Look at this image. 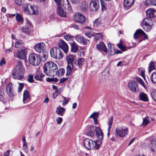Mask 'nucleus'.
I'll return each mask as SVG.
<instances>
[{
  "instance_id": "a878e982",
  "label": "nucleus",
  "mask_w": 156,
  "mask_h": 156,
  "mask_svg": "<svg viewBox=\"0 0 156 156\" xmlns=\"http://www.w3.org/2000/svg\"><path fill=\"white\" fill-rule=\"evenodd\" d=\"M84 62V58H78L77 60L73 62V63L77 66L79 68H80L82 65L83 63V62Z\"/></svg>"
},
{
  "instance_id": "338daca9",
  "label": "nucleus",
  "mask_w": 156,
  "mask_h": 156,
  "mask_svg": "<svg viewBox=\"0 0 156 156\" xmlns=\"http://www.w3.org/2000/svg\"><path fill=\"white\" fill-rule=\"evenodd\" d=\"M149 122V121L148 120L146 119H144L143 121V124L144 125H146Z\"/></svg>"
},
{
  "instance_id": "ea45409f",
  "label": "nucleus",
  "mask_w": 156,
  "mask_h": 156,
  "mask_svg": "<svg viewBox=\"0 0 156 156\" xmlns=\"http://www.w3.org/2000/svg\"><path fill=\"white\" fill-rule=\"evenodd\" d=\"M101 5V10L102 11H103L106 10V4L102 0H100Z\"/></svg>"
},
{
  "instance_id": "37998d69",
  "label": "nucleus",
  "mask_w": 156,
  "mask_h": 156,
  "mask_svg": "<svg viewBox=\"0 0 156 156\" xmlns=\"http://www.w3.org/2000/svg\"><path fill=\"white\" fill-rule=\"evenodd\" d=\"M64 37L66 41H69L72 40L73 36L69 34H68L65 35Z\"/></svg>"
},
{
  "instance_id": "39448f33",
  "label": "nucleus",
  "mask_w": 156,
  "mask_h": 156,
  "mask_svg": "<svg viewBox=\"0 0 156 156\" xmlns=\"http://www.w3.org/2000/svg\"><path fill=\"white\" fill-rule=\"evenodd\" d=\"M76 57L73 55H67L66 60L67 63L66 67V76H69L73 69V63L75 61Z\"/></svg>"
},
{
  "instance_id": "a211bd4d",
  "label": "nucleus",
  "mask_w": 156,
  "mask_h": 156,
  "mask_svg": "<svg viewBox=\"0 0 156 156\" xmlns=\"http://www.w3.org/2000/svg\"><path fill=\"white\" fill-rule=\"evenodd\" d=\"M12 83H10L7 85L6 91L8 95L11 98H13L14 96V94L12 91Z\"/></svg>"
},
{
  "instance_id": "de8ad7c7",
  "label": "nucleus",
  "mask_w": 156,
  "mask_h": 156,
  "mask_svg": "<svg viewBox=\"0 0 156 156\" xmlns=\"http://www.w3.org/2000/svg\"><path fill=\"white\" fill-rule=\"evenodd\" d=\"M118 47L122 51H124L126 50L125 47L122 44H117Z\"/></svg>"
},
{
  "instance_id": "412c9836",
  "label": "nucleus",
  "mask_w": 156,
  "mask_h": 156,
  "mask_svg": "<svg viewBox=\"0 0 156 156\" xmlns=\"http://www.w3.org/2000/svg\"><path fill=\"white\" fill-rule=\"evenodd\" d=\"M30 14L34 15H37L39 14V11L37 5H30Z\"/></svg>"
},
{
  "instance_id": "e2e57ef3",
  "label": "nucleus",
  "mask_w": 156,
  "mask_h": 156,
  "mask_svg": "<svg viewBox=\"0 0 156 156\" xmlns=\"http://www.w3.org/2000/svg\"><path fill=\"white\" fill-rule=\"evenodd\" d=\"M85 35L86 36L90 38L92 36L93 34L89 32H87L85 33Z\"/></svg>"
},
{
  "instance_id": "c03bdc74",
  "label": "nucleus",
  "mask_w": 156,
  "mask_h": 156,
  "mask_svg": "<svg viewBox=\"0 0 156 156\" xmlns=\"http://www.w3.org/2000/svg\"><path fill=\"white\" fill-rule=\"evenodd\" d=\"M22 30L23 32L26 34H28L30 31V29L29 28L26 26L23 27L22 28Z\"/></svg>"
},
{
  "instance_id": "864d4df0",
  "label": "nucleus",
  "mask_w": 156,
  "mask_h": 156,
  "mask_svg": "<svg viewBox=\"0 0 156 156\" xmlns=\"http://www.w3.org/2000/svg\"><path fill=\"white\" fill-rule=\"evenodd\" d=\"M100 24V23L99 20L98 19H96L94 21V25L95 26H98Z\"/></svg>"
},
{
  "instance_id": "052dcab7",
  "label": "nucleus",
  "mask_w": 156,
  "mask_h": 156,
  "mask_svg": "<svg viewBox=\"0 0 156 156\" xmlns=\"http://www.w3.org/2000/svg\"><path fill=\"white\" fill-rule=\"evenodd\" d=\"M56 5L59 6L61 5V0H54Z\"/></svg>"
},
{
  "instance_id": "5fc2aeb1",
  "label": "nucleus",
  "mask_w": 156,
  "mask_h": 156,
  "mask_svg": "<svg viewBox=\"0 0 156 156\" xmlns=\"http://www.w3.org/2000/svg\"><path fill=\"white\" fill-rule=\"evenodd\" d=\"M68 77L66 78L63 77L61 78L60 80L59 83H63L66 81L68 79Z\"/></svg>"
},
{
  "instance_id": "0e129e2a",
  "label": "nucleus",
  "mask_w": 156,
  "mask_h": 156,
  "mask_svg": "<svg viewBox=\"0 0 156 156\" xmlns=\"http://www.w3.org/2000/svg\"><path fill=\"white\" fill-rule=\"evenodd\" d=\"M81 0H71L72 2L74 4H77L79 3Z\"/></svg>"
},
{
  "instance_id": "f8f14e48",
  "label": "nucleus",
  "mask_w": 156,
  "mask_h": 156,
  "mask_svg": "<svg viewBox=\"0 0 156 156\" xmlns=\"http://www.w3.org/2000/svg\"><path fill=\"white\" fill-rule=\"evenodd\" d=\"M142 35L144 36L143 40L147 39L148 38L147 36L142 30L141 29L137 30L134 34L133 37L135 39L139 38Z\"/></svg>"
},
{
  "instance_id": "dca6fc26",
  "label": "nucleus",
  "mask_w": 156,
  "mask_h": 156,
  "mask_svg": "<svg viewBox=\"0 0 156 156\" xmlns=\"http://www.w3.org/2000/svg\"><path fill=\"white\" fill-rule=\"evenodd\" d=\"M75 39L78 42L80 43H83L85 45L87 44L89 41L88 40L85 39L83 36L80 34L76 35L75 36Z\"/></svg>"
},
{
  "instance_id": "20e7f679",
  "label": "nucleus",
  "mask_w": 156,
  "mask_h": 156,
  "mask_svg": "<svg viewBox=\"0 0 156 156\" xmlns=\"http://www.w3.org/2000/svg\"><path fill=\"white\" fill-rule=\"evenodd\" d=\"M25 70L23 66V63L20 61L17 62V64L16 65L12 72V77L14 79L21 80L23 78V73Z\"/></svg>"
},
{
  "instance_id": "0eeeda50",
  "label": "nucleus",
  "mask_w": 156,
  "mask_h": 156,
  "mask_svg": "<svg viewBox=\"0 0 156 156\" xmlns=\"http://www.w3.org/2000/svg\"><path fill=\"white\" fill-rule=\"evenodd\" d=\"M30 63L33 66H38L41 61V56L35 53L30 54L29 57Z\"/></svg>"
},
{
  "instance_id": "79ce46f5",
  "label": "nucleus",
  "mask_w": 156,
  "mask_h": 156,
  "mask_svg": "<svg viewBox=\"0 0 156 156\" xmlns=\"http://www.w3.org/2000/svg\"><path fill=\"white\" fill-rule=\"evenodd\" d=\"M67 4H66L64 6L66 9H67L69 11H70L72 10V8L68 1V0H66Z\"/></svg>"
},
{
  "instance_id": "a18cd8bd",
  "label": "nucleus",
  "mask_w": 156,
  "mask_h": 156,
  "mask_svg": "<svg viewBox=\"0 0 156 156\" xmlns=\"http://www.w3.org/2000/svg\"><path fill=\"white\" fill-rule=\"evenodd\" d=\"M136 80L140 84H141L145 88L144 83L142 80L138 77H136Z\"/></svg>"
},
{
  "instance_id": "9b49d317",
  "label": "nucleus",
  "mask_w": 156,
  "mask_h": 156,
  "mask_svg": "<svg viewBox=\"0 0 156 156\" xmlns=\"http://www.w3.org/2000/svg\"><path fill=\"white\" fill-rule=\"evenodd\" d=\"M128 87L129 89L133 92L135 93L139 90L137 82L133 81H131L128 83Z\"/></svg>"
},
{
  "instance_id": "4be33fe9",
  "label": "nucleus",
  "mask_w": 156,
  "mask_h": 156,
  "mask_svg": "<svg viewBox=\"0 0 156 156\" xmlns=\"http://www.w3.org/2000/svg\"><path fill=\"white\" fill-rule=\"evenodd\" d=\"M15 48L19 49H24V44L22 41H18L15 42Z\"/></svg>"
},
{
  "instance_id": "1a4fd4ad",
  "label": "nucleus",
  "mask_w": 156,
  "mask_h": 156,
  "mask_svg": "<svg viewBox=\"0 0 156 156\" xmlns=\"http://www.w3.org/2000/svg\"><path fill=\"white\" fill-rule=\"evenodd\" d=\"M128 131V128L126 127L123 126L122 127L116 128L115 132L117 135L121 137H124L127 134Z\"/></svg>"
},
{
  "instance_id": "4c0bfd02",
  "label": "nucleus",
  "mask_w": 156,
  "mask_h": 156,
  "mask_svg": "<svg viewBox=\"0 0 156 156\" xmlns=\"http://www.w3.org/2000/svg\"><path fill=\"white\" fill-rule=\"evenodd\" d=\"M155 69L154 66V63L152 61H151L149 65L148 72L150 73L151 71Z\"/></svg>"
},
{
  "instance_id": "72a5a7b5",
  "label": "nucleus",
  "mask_w": 156,
  "mask_h": 156,
  "mask_svg": "<svg viewBox=\"0 0 156 156\" xmlns=\"http://www.w3.org/2000/svg\"><path fill=\"white\" fill-rule=\"evenodd\" d=\"M104 73L105 72H103L99 78V81L100 83H101L105 81L107 78V76L104 74Z\"/></svg>"
},
{
  "instance_id": "393cba45",
  "label": "nucleus",
  "mask_w": 156,
  "mask_h": 156,
  "mask_svg": "<svg viewBox=\"0 0 156 156\" xmlns=\"http://www.w3.org/2000/svg\"><path fill=\"white\" fill-rule=\"evenodd\" d=\"M99 112H94L90 115L89 118H92L94 121V123L95 124H97L98 123L97 118L99 116Z\"/></svg>"
},
{
  "instance_id": "4468645a",
  "label": "nucleus",
  "mask_w": 156,
  "mask_h": 156,
  "mask_svg": "<svg viewBox=\"0 0 156 156\" xmlns=\"http://www.w3.org/2000/svg\"><path fill=\"white\" fill-rule=\"evenodd\" d=\"M59 47L62 49L64 52L66 53L68 51L69 48L67 44L63 40H61L58 43Z\"/></svg>"
},
{
  "instance_id": "c85d7f7f",
  "label": "nucleus",
  "mask_w": 156,
  "mask_h": 156,
  "mask_svg": "<svg viewBox=\"0 0 156 156\" xmlns=\"http://www.w3.org/2000/svg\"><path fill=\"white\" fill-rule=\"evenodd\" d=\"M113 117L112 116H110L109 119V122L108 124V133L107 135L109 137L110 135V131L111 129L112 125L113 123Z\"/></svg>"
},
{
  "instance_id": "c9c22d12",
  "label": "nucleus",
  "mask_w": 156,
  "mask_h": 156,
  "mask_svg": "<svg viewBox=\"0 0 156 156\" xmlns=\"http://www.w3.org/2000/svg\"><path fill=\"white\" fill-rule=\"evenodd\" d=\"M16 18L17 22L23 23V19L20 14L16 13Z\"/></svg>"
},
{
  "instance_id": "ddd939ff",
  "label": "nucleus",
  "mask_w": 156,
  "mask_h": 156,
  "mask_svg": "<svg viewBox=\"0 0 156 156\" xmlns=\"http://www.w3.org/2000/svg\"><path fill=\"white\" fill-rule=\"evenodd\" d=\"M45 44L41 42L36 44L34 47V48L37 52L41 53L45 51Z\"/></svg>"
},
{
  "instance_id": "bb28decb",
  "label": "nucleus",
  "mask_w": 156,
  "mask_h": 156,
  "mask_svg": "<svg viewBox=\"0 0 156 156\" xmlns=\"http://www.w3.org/2000/svg\"><path fill=\"white\" fill-rule=\"evenodd\" d=\"M48 53L45 50L41 53L40 56L41 57V61L44 62L46 60L48 57Z\"/></svg>"
},
{
  "instance_id": "6ab92c4d",
  "label": "nucleus",
  "mask_w": 156,
  "mask_h": 156,
  "mask_svg": "<svg viewBox=\"0 0 156 156\" xmlns=\"http://www.w3.org/2000/svg\"><path fill=\"white\" fill-rule=\"evenodd\" d=\"M30 99V95L29 92L27 90H24L23 94V103H27Z\"/></svg>"
},
{
  "instance_id": "c756f323",
  "label": "nucleus",
  "mask_w": 156,
  "mask_h": 156,
  "mask_svg": "<svg viewBox=\"0 0 156 156\" xmlns=\"http://www.w3.org/2000/svg\"><path fill=\"white\" fill-rule=\"evenodd\" d=\"M149 146L151 151L156 152V141H152L149 144Z\"/></svg>"
},
{
  "instance_id": "13d9d810",
  "label": "nucleus",
  "mask_w": 156,
  "mask_h": 156,
  "mask_svg": "<svg viewBox=\"0 0 156 156\" xmlns=\"http://www.w3.org/2000/svg\"><path fill=\"white\" fill-rule=\"evenodd\" d=\"M87 134L88 136L91 137H93L94 136V131L87 132Z\"/></svg>"
},
{
  "instance_id": "7ed1b4c3",
  "label": "nucleus",
  "mask_w": 156,
  "mask_h": 156,
  "mask_svg": "<svg viewBox=\"0 0 156 156\" xmlns=\"http://www.w3.org/2000/svg\"><path fill=\"white\" fill-rule=\"evenodd\" d=\"M45 74L48 76L54 77L57 73L58 67L56 65L52 62H48L43 66Z\"/></svg>"
},
{
  "instance_id": "6e6d98bb",
  "label": "nucleus",
  "mask_w": 156,
  "mask_h": 156,
  "mask_svg": "<svg viewBox=\"0 0 156 156\" xmlns=\"http://www.w3.org/2000/svg\"><path fill=\"white\" fill-rule=\"evenodd\" d=\"M149 4L152 5L156 6V0H150Z\"/></svg>"
},
{
  "instance_id": "4d7b16f0",
  "label": "nucleus",
  "mask_w": 156,
  "mask_h": 156,
  "mask_svg": "<svg viewBox=\"0 0 156 156\" xmlns=\"http://www.w3.org/2000/svg\"><path fill=\"white\" fill-rule=\"evenodd\" d=\"M94 126H91L88 127L87 132L94 131Z\"/></svg>"
},
{
  "instance_id": "2eb2a0df",
  "label": "nucleus",
  "mask_w": 156,
  "mask_h": 156,
  "mask_svg": "<svg viewBox=\"0 0 156 156\" xmlns=\"http://www.w3.org/2000/svg\"><path fill=\"white\" fill-rule=\"evenodd\" d=\"M26 52L25 49L19 50L17 51L16 56L19 58L23 59L26 57Z\"/></svg>"
},
{
  "instance_id": "bf43d9fd",
  "label": "nucleus",
  "mask_w": 156,
  "mask_h": 156,
  "mask_svg": "<svg viewBox=\"0 0 156 156\" xmlns=\"http://www.w3.org/2000/svg\"><path fill=\"white\" fill-rule=\"evenodd\" d=\"M71 27L73 28L76 30H78L79 29L78 25L76 24H73L71 25Z\"/></svg>"
},
{
  "instance_id": "423d86ee",
  "label": "nucleus",
  "mask_w": 156,
  "mask_h": 156,
  "mask_svg": "<svg viewBox=\"0 0 156 156\" xmlns=\"http://www.w3.org/2000/svg\"><path fill=\"white\" fill-rule=\"evenodd\" d=\"M50 53L51 56L54 58L56 59H62L63 55L62 52L59 48L54 47L51 49Z\"/></svg>"
},
{
  "instance_id": "3c124183",
  "label": "nucleus",
  "mask_w": 156,
  "mask_h": 156,
  "mask_svg": "<svg viewBox=\"0 0 156 156\" xmlns=\"http://www.w3.org/2000/svg\"><path fill=\"white\" fill-rule=\"evenodd\" d=\"M63 97L64 98V100L63 101L62 105L64 106L65 105L68 104L69 101V99L68 98H66L64 96H63Z\"/></svg>"
},
{
  "instance_id": "7c9ffc66",
  "label": "nucleus",
  "mask_w": 156,
  "mask_h": 156,
  "mask_svg": "<svg viewBox=\"0 0 156 156\" xmlns=\"http://www.w3.org/2000/svg\"><path fill=\"white\" fill-rule=\"evenodd\" d=\"M71 51L72 52L76 53L78 49L77 45L74 41L71 43Z\"/></svg>"
},
{
  "instance_id": "f257e3e1",
  "label": "nucleus",
  "mask_w": 156,
  "mask_h": 156,
  "mask_svg": "<svg viewBox=\"0 0 156 156\" xmlns=\"http://www.w3.org/2000/svg\"><path fill=\"white\" fill-rule=\"evenodd\" d=\"M95 132L97 138L98 140L95 141L94 144L93 141L91 139L86 138L83 140V144L85 148L88 150L92 149H99L100 145L101 144V140L103 138V133L101 129L98 127H96Z\"/></svg>"
},
{
  "instance_id": "680f3d73",
  "label": "nucleus",
  "mask_w": 156,
  "mask_h": 156,
  "mask_svg": "<svg viewBox=\"0 0 156 156\" xmlns=\"http://www.w3.org/2000/svg\"><path fill=\"white\" fill-rule=\"evenodd\" d=\"M56 121L58 124H60L62 121V118L59 117L57 118Z\"/></svg>"
},
{
  "instance_id": "a19ab883",
  "label": "nucleus",
  "mask_w": 156,
  "mask_h": 156,
  "mask_svg": "<svg viewBox=\"0 0 156 156\" xmlns=\"http://www.w3.org/2000/svg\"><path fill=\"white\" fill-rule=\"evenodd\" d=\"M151 95L153 100L156 101V89L153 90L152 91Z\"/></svg>"
},
{
  "instance_id": "473e14b6",
  "label": "nucleus",
  "mask_w": 156,
  "mask_h": 156,
  "mask_svg": "<svg viewBox=\"0 0 156 156\" xmlns=\"http://www.w3.org/2000/svg\"><path fill=\"white\" fill-rule=\"evenodd\" d=\"M44 76H45V75L41 73H37L34 76V79L37 80L41 81L42 78Z\"/></svg>"
},
{
  "instance_id": "6e6552de",
  "label": "nucleus",
  "mask_w": 156,
  "mask_h": 156,
  "mask_svg": "<svg viewBox=\"0 0 156 156\" xmlns=\"http://www.w3.org/2000/svg\"><path fill=\"white\" fill-rule=\"evenodd\" d=\"M73 20L76 23H79L81 24L83 23L85 21V17L82 14L76 12L73 17Z\"/></svg>"
},
{
  "instance_id": "b1692460",
  "label": "nucleus",
  "mask_w": 156,
  "mask_h": 156,
  "mask_svg": "<svg viewBox=\"0 0 156 156\" xmlns=\"http://www.w3.org/2000/svg\"><path fill=\"white\" fill-rule=\"evenodd\" d=\"M139 99L144 102H147L149 101L147 94L143 92H140L139 96Z\"/></svg>"
},
{
  "instance_id": "f03ea898",
  "label": "nucleus",
  "mask_w": 156,
  "mask_h": 156,
  "mask_svg": "<svg viewBox=\"0 0 156 156\" xmlns=\"http://www.w3.org/2000/svg\"><path fill=\"white\" fill-rule=\"evenodd\" d=\"M146 18L143 21L142 25L144 29L149 32L151 29L153 25V22L151 19L156 16V10L150 8L146 10Z\"/></svg>"
},
{
  "instance_id": "49530a36",
  "label": "nucleus",
  "mask_w": 156,
  "mask_h": 156,
  "mask_svg": "<svg viewBox=\"0 0 156 156\" xmlns=\"http://www.w3.org/2000/svg\"><path fill=\"white\" fill-rule=\"evenodd\" d=\"M108 51L110 52V54L112 55V50L113 49L114 50H115L114 48L112 47V46L110 43H108Z\"/></svg>"
},
{
  "instance_id": "69168bd1",
  "label": "nucleus",
  "mask_w": 156,
  "mask_h": 156,
  "mask_svg": "<svg viewBox=\"0 0 156 156\" xmlns=\"http://www.w3.org/2000/svg\"><path fill=\"white\" fill-rule=\"evenodd\" d=\"M97 34H98V38H97V40L102 39L103 37H102V34H101V33H97Z\"/></svg>"
},
{
  "instance_id": "603ef678",
  "label": "nucleus",
  "mask_w": 156,
  "mask_h": 156,
  "mask_svg": "<svg viewBox=\"0 0 156 156\" xmlns=\"http://www.w3.org/2000/svg\"><path fill=\"white\" fill-rule=\"evenodd\" d=\"M16 3L19 6L23 4V0H14Z\"/></svg>"
},
{
  "instance_id": "aec40b11",
  "label": "nucleus",
  "mask_w": 156,
  "mask_h": 156,
  "mask_svg": "<svg viewBox=\"0 0 156 156\" xmlns=\"http://www.w3.org/2000/svg\"><path fill=\"white\" fill-rule=\"evenodd\" d=\"M96 48L99 50L103 51L106 53L108 52L107 49L105 44L103 42H101L99 44H97Z\"/></svg>"
},
{
  "instance_id": "e433bc0d",
  "label": "nucleus",
  "mask_w": 156,
  "mask_h": 156,
  "mask_svg": "<svg viewBox=\"0 0 156 156\" xmlns=\"http://www.w3.org/2000/svg\"><path fill=\"white\" fill-rule=\"evenodd\" d=\"M30 7V5L29 4H27L25 5L24 7V11L28 14H30V11L29 8Z\"/></svg>"
},
{
  "instance_id": "774afa93",
  "label": "nucleus",
  "mask_w": 156,
  "mask_h": 156,
  "mask_svg": "<svg viewBox=\"0 0 156 156\" xmlns=\"http://www.w3.org/2000/svg\"><path fill=\"white\" fill-rule=\"evenodd\" d=\"M5 64V58H3L1 61L0 62V65L2 66L3 64Z\"/></svg>"
},
{
  "instance_id": "8fccbe9b",
  "label": "nucleus",
  "mask_w": 156,
  "mask_h": 156,
  "mask_svg": "<svg viewBox=\"0 0 156 156\" xmlns=\"http://www.w3.org/2000/svg\"><path fill=\"white\" fill-rule=\"evenodd\" d=\"M18 83L19 84V86L18 89V92H20L22 91L24 87V84L20 83Z\"/></svg>"
},
{
  "instance_id": "2f4dec72",
  "label": "nucleus",
  "mask_w": 156,
  "mask_h": 156,
  "mask_svg": "<svg viewBox=\"0 0 156 156\" xmlns=\"http://www.w3.org/2000/svg\"><path fill=\"white\" fill-rule=\"evenodd\" d=\"M134 3V0H124L123 4L125 7L131 6Z\"/></svg>"
},
{
  "instance_id": "58836bf2",
  "label": "nucleus",
  "mask_w": 156,
  "mask_h": 156,
  "mask_svg": "<svg viewBox=\"0 0 156 156\" xmlns=\"http://www.w3.org/2000/svg\"><path fill=\"white\" fill-rule=\"evenodd\" d=\"M151 80L154 83H156V73L154 72L151 76Z\"/></svg>"
},
{
  "instance_id": "cd10ccee",
  "label": "nucleus",
  "mask_w": 156,
  "mask_h": 156,
  "mask_svg": "<svg viewBox=\"0 0 156 156\" xmlns=\"http://www.w3.org/2000/svg\"><path fill=\"white\" fill-rule=\"evenodd\" d=\"M57 12L58 14L60 16L65 17L66 16V14L64 12L63 9L60 6L57 8Z\"/></svg>"
},
{
  "instance_id": "5701e85b",
  "label": "nucleus",
  "mask_w": 156,
  "mask_h": 156,
  "mask_svg": "<svg viewBox=\"0 0 156 156\" xmlns=\"http://www.w3.org/2000/svg\"><path fill=\"white\" fill-rule=\"evenodd\" d=\"M65 110L66 109L64 108L59 106L57 108L56 112L59 115L62 116L65 113Z\"/></svg>"
},
{
  "instance_id": "9d476101",
  "label": "nucleus",
  "mask_w": 156,
  "mask_h": 156,
  "mask_svg": "<svg viewBox=\"0 0 156 156\" xmlns=\"http://www.w3.org/2000/svg\"><path fill=\"white\" fill-rule=\"evenodd\" d=\"M90 10L92 11H97L99 8V2L98 0H91L90 3Z\"/></svg>"
},
{
  "instance_id": "f3484780",
  "label": "nucleus",
  "mask_w": 156,
  "mask_h": 156,
  "mask_svg": "<svg viewBox=\"0 0 156 156\" xmlns=\"http://www.w3.org/2000/svg\"><path fill=\"white\" fill-rule=\"evenodd\" d=\"M88 4L85 1L82 2L80 7V12L83 13H86L88 12Z\"/></svg>"
},
{
  "instance_id": "09e8293b",
  "label": "nucleus",
  "mask_w": 156,
  "mask_h": 156,
  "mask_svg": "<svg viewBox=\"0 0 156 156\" xmlns=\"http://www.w3.org/2000/svg\"><path fill=\"white\" fill-rule=\"evenodd\" d=\"M33 77V75H29L27 79V81L30 83H33L34 82Z\"/></svg>"
},
{
  "instance_id": "f704fd0d",
  "label": "nucleus",
  "mask_w": 156,
  "mask_h": 156,
  "mask_svg": "<svg viewBox=\"0 0 156 156\" xmlns=\"http://www.w3.org/2000/svg\"><path fill=\"white\" fill-rule=\"evenodd\" d=\"M65 72V69L63 68H60L59 70H57V73L55 75H57L58 77L62 76L64 75Z\"/></svg>"
}]
</instances>
